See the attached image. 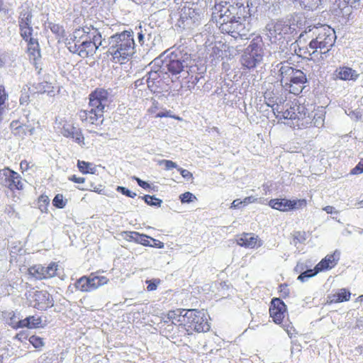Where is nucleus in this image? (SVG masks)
<instances>
[{"mask_svg": "<svg viewBox=\"0 0 363 363\" xmlns=\"http://www.w3.org/2000/svg\"><path fill=\"white\" fill-rule=\"evenodd\" d=\"M50 203V199L46 195H41L39 196L38 199V208L40 210L42 213H47L48 212V207Z\"/></svg>", "mask_w": 363, "mask_h": 363, "instance_id": "58836bf2", "label": "nucleus"}, {"mask_svg": "<svg viewBox=\"0 0 363 363\" xmlns=\"http://www.w3.org/2000/svg\"><path fill=\"white\" fill-rule=\"evenodd\" d=\"M363 172V159H361L357 166L353 168L350 173L352 174H359Z\"/></svg>", "mask_w": 363, "mask_h": 363, "instance_id": "864d4df0", "label": "nucleus"}, {"mask_svg": "<svg viewBox=\"0 0 363 363\" xmlns=\"http://www.w3.org/2000/svg\"><path fill=\"white\" fill-rule=\"evenodd\" d=\"M268 205L273 209L287 212L303 209L307 206V201L305 199H272Z\"/></svg>", "mask_w": 363, "mask_h": 363, "instance_id": "2eb2a0df", "label": "nucleus"}, {"mask_svg": "<svg viewBox=\"0 0 363 363\" xmlns=\"http://www.w3.org/2000/svg\"><path fill=\"white\" fill-rule=\"evenodd\" d=\"M82 35H85L91 40V43L96 47V50L101 47L105 48L107 46L105 39L102 38L101 33L92 25H86L74 30L75 38H81Z\"/></svg>", "mask_w": 363, "mask_h": 363, "instance_id": "f3484780", "label": "nucleus"}, {"mask_svg": "<svg viewBox=\"0 0 363 363\" xmlns=\"http://www.w3.org/2000/svg\"><path fill=\"white\" fill-rule=\"evenodd\" d=\"M339 260V253L334 252L332 254L327 255L315 266L317 269L320 272L327 271L333 268Z\"/></svg>", "mask_w": 363, "mask_h": 363, "instance_id": "a878e982", "label": "nucleus"}, {"mask_svg": "<svg viewBox=\"0 0 363 363\" xmlns=\"http://www.w3.org/2000/svg\"><path fill=\"white\" fill-rule=\"evenodd\" d=\"M238 16V23L236 24L235 31L234 33V35L235 37L240 36L242 38H247L248 35V33L250 30V26L249 23H246L247 21V17L245 14L243 16L237 15Z\"/></svg>", "mask_w": 363, "mask_h": 363, "instance_id": "c85d7f7f", "label": "nucleus"}, {"mask_svg": "<svg viewBox=\"0 0 363 363\" xmlns=\"http://www.w3.org/2000/svg\"><path fill=\"white\" fill-rule=\"evenodd\" d=\"M298 110V118L297 121L294 122V125L297 126V128H304L308 126L321 128L323 126L325 116L322 111L311 113L306 107H300Z\"/></svg>", "mask_w": 363, "mask_h": 363, "instance_id": "6e6552de", "label": "nucleus"}, {"mask_svg": "<svg viewBox=\"0 0 363 363\" xmlns=\"http://www.w3.org/2000/svg\"><path fill=\"white\" fill-rule=\"evenodd\" d=\"M26 297L29 306L39 311H45L54 306L52 296L46 290H31L26 294Z\"/></svg>", "mask_w": 363, "mask_h": 363, "instance_id": "0eeeda50", "label": "nucleus"}, {"mask_svg": "<svg viewBox=\"0 0 363 363\" xmlns=\"http://www.w3.org/2000/svg\"><path fill=\"white\" fill-rule=\"evenodd\" d=\"M266 35L269 38L272 43L277 40H281L287 35L296 33V28L294 24L289 25L284 21H270L265 27Z\"/></svg>", "mask_w": 363, "mask_h": 363, "instance_id": "9d476101", "label": "nucleus"}, {"mask_svg": "<svg viewBox=\"0 0 363 363\" xmlns=\"http://www.w3.org/2000/svg\"><path fill=\"white\" fill-rule=\"evenodd\" d=\"M350 291L345 288H342L337 290L334 294L328 295L327 298V303L328 304H333L348 301L350 299Z\"/></svg>", "mask_w": 363, "mask_h": 363, "instance_id": "cd10ccee", "label": "nucleus"}, {"mask_svg": "<svg viewBox=\"0 0 363 363\" xmlns=\"http://www.w3.org/2000/svg\"><path fill=\"white\" fill-rule=\"evenodd\" d=\"M77 166L83 174H95L97 171L96 165L91 162L78 160Z\"/></svg>", "mask_w": 363, "mask_h": 363, "instance_id": "473e14b6", "label": "nucleus"}, {"mask_svg": "<svg viewBox=\"0 0 363 363\" xmlns=\"http://www.w3.org/2000/svg\"><path fill=\"white\" fill-rule=\"evenodd\" d=\"M183 321L189 336L194 333H206L211 328L207 315L202 310L186 309Z\"/></svg>", "mask_w": 363, "mask_h": 363, "instance_id": "39448f33", "label": "nucleus"}, {"mask_svg": "<svg viewBox=\"0 0 363 363\" xmlns=\"http://www.w3.org/2000/svg\"><path fill=\"white\" fill-rule=\"evenodd\" d=\"M11 316L10 318L12 328L13 329L27 328L28 329H34L40 327L42 323V318L40 316L30 315L24 319L20 320L16 323L13 322V320L16 318L14 312H11Z\"/></svg>", "mask_w": 363, "mask_h": 363, "instance_id": "aec40b11", "label": "nucleus"}, {"mask_svg": "<svg viewBox=\"0 0 363 363\" xmlns=\"http://www.w3.org/2000/svg\"><path fill=\"white\" fill-rule=\"evenodd\" d=\"M278 78L282 87L294 95L300 94L307 82L306 74L300 69L294 68L288 62H281L277 65Z\"/></svg>", "mask_w": 363, "mask_h": 363, "instance_id": "f03ea898", "label": "nucleus"}, {"mask_svg": "<svg viewBox=\"0 0 363 363\" xmlns=\"http://www.w3.org/2000/svg\"><path fill=\"white\" fill-rule=\"evenodd\" d=\"M32 14L30 11H23L19 16V26H30Z\"/></svg>", "mask_w": 363, "mask_h": 363, "instance_id": "e433bc0d", "label": "nucleus"}, {"mask_svg": "<svg viewBox=\"0 0 363 363\" xmlns=\"http://www.w3.org/2000/svg\"><path fill=\"white\" fill-rule=\"evenodd\" d=\"M236 242L240 247L245 248L255 249L261 247L263 244L262 240L258 235L251 233H243L238 236Z\"/></svg>", "mask_w": 363, "mask_h": 363, "instance_id": "4be33fe9", "label": "nucleus"}, {"mask_svg": "<svg viewBox=\"0 0 363 363\" xmlns=\"http://www.w3.org/2000/svg\"><path fill=\"white\" fill-rule=\"evenodd\" d=\"M262 60V55L257 53H252L245 50L241 57L240 62L242 66L247 69H252Z\"/></svg>", "mask_w": 363, "mask_h": 363, "instance_id": "bb28decb", "label": "nucleus"}, {"mask_svg": "<svg viewBox=\"0 0 363 363\" xmlns=\"http://www.w3.org/2000/svg\"><path fill=\"white\" fill-rule=\"evenodd\" d=\"M271 106L277 118L287 120L286 123L294 128H297V126L294 125V122H296L298 118V108L300 107H305L301 105H294L292 106H289L288 104L286 106L277 104Z\"/></svg>", "mask_w": 363, "mask_h": 363, "instance_id": "ddd939ff", "label": "nucleus"}, {"mask_svg": "<svg viewBox=\"0 0 363 363\" xmlns=\"http://www.w3.org/2000/svg\"><path fill=\"white\" fill-rule=\"evenodd\" d=\"M33 91L37 93L43 94L50 92L52 88L51 84L47 82H38L33 85Z\"/></svg>", "mask_w": 363, "mask_h": 363, "instance_id": "4c0bfd02", "label": "nucleus"}, {"mask_svg": "<svg viewBox=\"0 0 363 363\" xmlns=\"http://www.w3.org/2000/svg\"><path fill=\"white\" fill-rule=\"evenodd\" d=\"M150 65L152 68L155 65H160L164 72L167 69L172 74H177L184 71V69L187 67V63L179 59L176 55H172L167 57L164 60L161 57L155 58Z\"/></svg>", "mask_w": 363, "mask_h": 363, "instance_id": "4468645a", "label": "nucleus"}, {"mask_svg": "<svg viewBox=\"0 0 363 363\" xmlns=\"http://www.w3.org/2000/svg\"><path fill=\"white\" fill-rule=\"evenodd\" d=\"M108 93L106 90L96 89L89 96V109L82 110L79 113L80 119L89 124H98L102 122L104 108L108 105Z\"/></svg>", "mask_w": 363, "mask_h": 363, "instance_id": "20e7f679", "label": "nucleus"}, {"mask_svg": "<svg viewBox=\"0 0 363 363\" xmlns=\"http://www.w3.org/2000/svg\"><path fill=\"white\" fill-rule=\"evenodd\" d=\"M117 190L118 191H121L123 194L126 195L129 197L133 198V197H134V196H135V193H133V194H132L131 191L130 190L125 189V187L118 186Z\"/></svg>", "mask_w": 363, "mask_h": 363, "instance_id": "bf43d9fd", "label": "nucleus"}, {"mask_svg": "<svg viewBox=\"0 0 363 363\" xmlns=\"http://www.w3.org/2000/svg\"><path fill=\"white\" fill-rule=\"evenodd\" d=\"M28 99V96H26L25 97H23L21 96V99H20V103L21 104L27 102V99Z\"/></svg>", "mask_w": 363, "mask_h": 363, "instance_id": "774afa93", "label": "nucleus"}, {"mask_svg": "<svg viewBox=\"0 0 363 363\" xmlns=\"http://www.w3.org/2000/svg\"><path fill=\"white\" fill-rule=\"evenodd\" d=\"M20 30L21 35L25 40L28 41L30 45H38L36 40L31 37L33 28L30 26L20 27Z\"/></svg>", "mask_w": 363, "mask_h": 363, "instance_id": "f704fd0d", "label": "nucleus"}, {"mask_svg": "<svg viewBox=\"0 0 363 363\" xmlns=\"http://www.w3.org/2000/svg\"><path fill=\"white\" fill-rule=\"evenodd\" d=\"M321 0H300L301 5L308 10L317 9Z\"/></svg>", "mask_w": 363, "mask_h": 363, "instance_id": "37998d69", "label": "nucleus"}, {"mask_svg": "<svg viewBox=\"0 0 363 363\" xmlns=\"http://www.w3.org/2000/svg\"><path fill=\"white\" fill-rule=\"evenodd\" d=\"M242 2L240 3V6L238 3L236 4V6L238 7V11L237 15L243 16L245 14L246 17H247V15L249 16L252 14V9L251 8L253 6L252 1L251 0H242Z\"/></svg>", "mask_w": 363, "mask_h": 363, "instance_id": "7c9ffc66", "label": "nucleus"}, {"mask_svg": "<svg viewBox=\"0 0 363 363\" xmlns=\"http://www.w3.org/2000/svg\"><path fill=\"white\" fill-rule=\"evenodd\" d=\"M138 244H140L143 246H150V247H157L161 248L163 247V243L159 240H157L155 238H152L145 234H142L139 233L138 240L137 242Z\"/></svg>", "mask_w": 363, "mask_h": 363, "instance_id": "c756f323", "label": "nucleus"}, {"mask_svg": "<svg viewBox=\"0 0 363 363\" xmlns=\"http://www.w3.org/2000/svg\"><path fill=\"white\" fill-rule=\"evenodd\" d=\"M9 188L11 190H13L15 189H22V183H9Z\"/></svg>", "mask_w": 363, "mask_h": 363, "instance_id": "680f3d73", "label": "nucleus"}, {"mask_svg": "<svg viewBox=\"0 0 363 363\" xmlns=\"http://www.w3.org/2000/svg\"><path fill=\"white\" fill-rule=\"evenodd\" d=\"M153 69V67L152 68ZM154 70L151 69L148 74L145 77V83L147 87L152 92L158 91V88L162 85V81L161 74H164L163 70L160 67V65H155Z\"/></svg>", "mask_w": 363, "mask_h": 363, "instance_id": "412c9836", "label": "nucleus"}, {"mask_svg": "<svg viewBox=\"0 0 363 363\" xmlns=\"http://www.w3.org/2000/svg\"><path fill=\"white\" fill-rule=\"evenodd\" d=\"M262 40L259 38L253 39L245 50L252 53L260 54L263 56V50L262 48Z\"/></svg>", "mask_w": 363, "mask_h": 363, "instance_id": "72a5a7b5", "label": "nucleus"}, {"mask_svg": "<svg viewBox=\"0 0 363 363\" xmlns=\"http://www.w3.org/2000/svg\"><path fill=\"white\" fill-rule=\"evenodd\" d=\"M15 339L21 342H23L24 341L28 340V335L26 331H21L17 333L15 336Z\"/></svg>", "mask_w": 363, "mask_h": 363, "instance_id": "5fc2aeb1", "label": "nucleus"}, {"mask_svg": "<svg viewBox=\"0 0 363 363\" xmlns=\"http://www.w3.org/2000/svg\"><path fill=\"white\" fill-rule=\"evenodd\" d=\"M57 263L51 262L47 267L40 264L30 266L28 269V274L30 277L36 280H43L55 277L57 274Z\"/></svg>", "mask_w": 363, "mask_h": 363, "instance_id": "dca6fc26", "label": "nucleus"}, {"mask_svg": "<svg viewBox=\"0 0 363 363\" xmlns=\"http://www.w3.org/2000/svg\"><path fill=\"white\" fill-rule=\"evenodd\" d=\"M359 76L357 72L349 67H340L333 73L335 79L343 81H356Z\"/></svg>", "mask_w": 363, "mask_h": 363, "instance_id": "393cba45", "label": "nucleus"}, {"mask_svg": "<svg viewBox=\"0 0 363 363\" xmlns=\"http://www.w3.org/2000/svg\"><path fill=\"white\" fill-rule=\"evenodd\" d=\"M155 117L156 118L172 117V116L170 115L169 111H166V112L160 111L156 114ZM172 118H174L177 120H179V121L182 120V118L179 116H172Z\"/></svg>", "mask_w": 363, "mask_h": 363, "instance_id": "13d9d810", "label": "nucleus"}, {"mask_svg": "<svg viewBox=\"0 0 363 363\" xmlns=\"http://www.w3.org/2000/svg\"><path fill=\"white\" fill-rule=\"evenodd\" d=\"M81 189L82 190H89V191H94V192H96L98 194H105L104 187L101 184H99L97 185H94V183H90V185H89V187H86V188L82 187Z\"/></svg>", "mask_w": 363, "mask_h": 363, "instance_id": "09e8293b", "label": "nucleus"}, {"mask_svg": "<svg viewBox=\"0 0 363 363\" xmlns=\"http://www.w3.org/2000/svg\"><path fill=\"white\" fill-rule=\"evenodd\" d=\"M108 45V52L116 62L121 64L128 60L135 52V42L131 31L125 30L112 35Z\"/></svg>", "mask_w": 363, "mask_h": 363, "instance_id": "7ed1b4c3", "label": "nucleus"}, {"mask_svg": "<svg viewBox=\"0 0 363 363\" xmlns=\"http://www.w3.org/2000/svg\"><path fill=\"white\" fill-rule=\"evenodd\" d=\"M145 201L150 206H160L162 203V201L156 198L154 196H150V195H145L144 196Z\"/></svg>", "mask_w": 363, "mask_h": 363, "instance_id": "8fccbe9b", "label": "nucleus"}, {"mask_svg": "<svg viewBox=\"0 0 363 363\" xmlns=\"http://www.w3.org/2000/svg\"><path fill=\"white\" fill-rule=\"evenodd\" d=\"M323 211L328 214H332L334 212V208L331 206H327L323 208Z\"/></svg>", "mask_w": 363, "mask_h": 363, "instance_id": "0e129e2a", "label": "nucleus"}, {"mask_svg": "<svg viewBox=\"0 0 363 363\" xmlns=\"http://www.w3.org/2000/svg\"><path fill=\"white\" fill-rule=\"evenodd\" d=\"M145 82V77H144L143 78L135 81V86H139L141 84H143Z\"/></svg>", "mask_w": 363, "mask_h": 363, "instance_id": "69168bd1", "label": "nucleus"}, {"mask_svg": "<svg viewBox=\"0 0 363 363\" xmlns=\"http://www.w3.org/2000/svg\"><path fill=\"white\" fill-rule=\"evenodd\" d=\"M278 291L280 296L283 298H286L290 295V289L287 284H281L278 287Z\"/></svg>", "mask_w": 363, "mask_h": 363, "instance_id": "de8ad7c7", "label": "nucleus"}, {"mask_svg": "<svg viewBox=\"0 0 363 363\" xmlns=\"http://www.w3.org/2000/svg\"><path fill=\"white\" fill-rule=\"evenodd\" d=\"M284 330H286V332L287 333L290 337H292L296 334L295 328L290 324L286 325L284 326Z\"/></svg>", "mask_w": 363, "mask_h": 363, "instance_id": "4d7b16f0", "label": "nucleus"}, {"mask_svg": "<svg viewBox=\"0 0 363 363\" xmlns=\"http://www.w3.org/2000/svg\"><path fill=\"white\" fill-rule=\"evenodd\" d=\"M19 177V174L9 168L0 170V182H15Z\"/></svg>", "mask_w": 363, "mask_h": 363, "instance_id": "2f4dec72", "label": "nucleus"}, {"mask_svg": "<svg viewBox=\"0 0 363 363\" xmlns=\"http://www.w3.org/2000/svg\"><path fill=\"white\" fill-rule=\"evenodd\" d=\"M252 197H246L244 200L235 199L231 203V208H241L252 202Z\"/></svg>", "mask_w": 363, "mask_h": 363, "instance_id": "c03bdc74", "label": "nucleus"}, {"mask_svg": "<svg viewBox=\"0 0 363 363\" xmlns=\"http://www.w3.org/2000/svg\"><path fill=\"white\" fill-rule=\"evenodd\" d=\"M138 38L139 43L143 44V40H144V35L141 32L138 33Z\"/></svg>", "mask_w": 363, "mask_h": 363, "instance_id": "338daca9", "label": "nucleus"}, {"mask_svg": "<svg viewBox=\"0 0 363 363\" xmlns=\"http://www.w3.org/2000/svg\"><path fill=\"white\" fill-rule=\"evenodd\" d=\"M123 239L129 242L137 243L138 240L139 233L136 231H124L121 233Z\"/></svg>", "mask_w": 363, "mask_h": 363, "instance_id": "79ce46f5", "label": "nucleus"}, {"mask_svg": "<svg viewBox=\"0 0 363 363\" xmlns=\"http://www.w3.org/2000/svg\"><path fill=\"white\" fill-rule=\"evenodd\" d=\"M20 167L22 171H26L30 168V162L27 160H22L20 164Z\"/></svg>", "mask_w": 363, "mask_h": 363, "instance_id": "052dcab7", "label": "nucleus"}, {"mask_svg": "<svg viewBox=\"0 0 363 363\" xmlns=\"http://www.w3.org/2000/svg\"><path fill=\"white\" fill-rule=\"evenodd\" d=\"M179 198L182 203H190L196 199V197L189 191L181 194Z\"/></svg>", "mask_w": 363, "mask_h": 363, "instance_id": "3c124183", "label": "nucleus"}, {"mask_svg": "<svg viewBox=\"0 0 363 363\" xmlns=\"http://www.w3.org/2000/svg\"><path fill=\"white\" fill-rule=\"evenodd\" d=\"M319 272H320L317 269V267L315 266L313 269H308V270H306L305 272L301 273L299 274V276L298 277V280L301 282H304L308 279L314 277Z\"/></svg>", "mask_w": 363, "mask_h": 363, "instance_id": "ea45409f", "label": "nucleus"}, {"mask_svg": "<svg viewBox=\"0 0 363 363\" xmlns=\"http://www.w3.org/2000/svg\"><path fill=\"white\" fill-rule=\"evenodd\" d=\"M160 283V279H154L151 280L146 281L147 286V290L148 291H155L157 289L158 284Z\"/></svg>", "mask_w": 363, "mask_h": 363, "instance_id": "603ef678", "label": "nucleus"}, {"mask_svg": "<svg viewBox=\"0 0 363 363\" xmlns=\"http://www.w3.org/2000/svg\"><path fill=\"white\" fill-rule=\"evenodd\" d=\"M28 341L33 346V347L38 350H40L45 345L43 338L37 335L30 336L28 339Z\"/></svg>", "mask_w": 363, "mask_h": 363, "instance_id": "a19ab883", "label": "nucleus"}, {"mask_svg": "<svg viewBox=\"0 0 363 363\" xmlns=\"http://www.w3.org/2000/svg\"><path fill=\"white\" fill-rule=\"evenodd\" d=\"M286 313V305L281 298H274L272 299L269 305V313L274 323L277 325L281 324Z\"/></svg>", "mask_w": 363, "mask_h": 363, "instance_id": "a211bd4d", "label": "nucleus"}, {"mask_svg": "<svg viewBox=\"0 0 363 363\" xmlns=\"http://www.w3.org/2000/svg\"><path fill=\"white\" fill-rule=\"evenodd\" d=\"M237 6L230 4L228 5L226 2L225 5L216 4L213 8L212 18L216 22L217 25L219 26V29H220V26L234 20L237 16Z\"/></svg>", "mask_w": 363, "mask_h": 363, "instance_id": "f8f14e48", "label": "nucleus"}, {"mask_svg": "<svg viewBox=\"0 0 363 363\" xmlns=\"http://www.w3.org/2000/svg\"><path fill=\"white\" fill-rule=\"evenodd\" d=\"M305 35L311 38L307 48L309 55L311 57L320 55L323 60L331 50L336 40L335 30L327 25L308 26L299 35L300 43Z\"/></svg>", "mask_w": 363, "mask_h": 363, "instance_id": "f257e3e1", "label": "nucleus"}, {"mask_svg": "<svg viewBox=\"0 0 363 363\" xmlns=\"http://www.w3.org/2000/svg\"><path fill=\"white\" fill-rule=\"evenodd\" d=\"M161 328L163 335L174 343L182 342V337L189 336L184 321L179 324L162 326Z\"/></svg>", "mask_w": 363, "mask_h": 363, "instance_id": "6ab92c4d", "label": "nucleus"}, {"mask_svg": "<svg viewBox=\"0 0 363 363\" xmlns=\"http://www.w3.org/2000/svg\"><path fill=\"white\" fill-rule=\"evenodd\" d=\"M81 38H75L74 31L67 43V49L72 53L77 54L82 58L92 56L96 52V47L91 43V40L85 35Z\"/></svg>", "mask_w": 363, "mask_h": 363, "instance_id": "423d86ee", "label": "nucleus"}, {"mask_svg": "<svg viewBox=\"0 0 363 363\" xmlns=\"http://www.w3.org/2000/svg\"><path fill=\"white\" fill-rule=\"evenodd\" d=\"M360 0H344V5L350 4L351 6L356 7V4Z\"/></svg>", "mask_w": 363, "mask_h": 363, "instance_id": "e2e57ef3", "label": "nucleus"}, {"mask_svg": "<svg viewBox=\"0 0 363 363\" xmlns=\"http://www.w3.org/2000/svg\"><path fill=\"white\" fill-rule=\"evenodd\" d=\"M61 134L66 137L72 138L74 142L80 145L81 146L84 145V136L82 134L80 130L74 127L72 124L65 122L61 128Z\"/></svg>", "mask_w": 363, "mask_h": 363, "instance_id": "b1692460", "label": "nucleus"}, {"mask_svg": "<svg viewBox=\"0 0 363 363\" xmlns=\"http://www.w3.org/2000/svg\"><path fill=\"white\" fill-rule=\"evenodd\" d=\"M201 21V13L196 8L184 6L180 12L177 26L184 30H194Z\"/></svg>", "mask_w": 363, "mask_h": 363, "instance_id": "9b49d317", "label": "nucleus"}, {"mask_svg": "<svg viewBox=\"0 0 363 363\" xmlns=\"http://www.w3.org/2000/svg\"><path fill=\"white\" fill-rule=\"evenodd\" d=\"M178 171L180 172V173L184 179H188V180L194 179L192 174L189 170L184 169L179 167Z\"/></svg>", "mask_w": 363, "mask_h": 363, "instance_id": "6e6d98bb", "label": "nucleus"}, {"mask_svg": "<svg viewBox=\"0 0 363 363\" xmlns=\"http://www.w3.org/2000/svg\"><path fill=\"white\" fill-rule=\"evenodd\" d=\"M186 310L184 308H176L162 313L161 316L162 326L182 323L184 320V313H186Z\"/></svg>", "mask_w": 363, "mask_h": 363, "instance_id": "5701e85b", "label": "nucleus"}, {"mask_svg": "<svg viewBox=\"0 0 363 363\" xmlns=\"http://www.w3.org/2000/svg\"><path fill=\"white\" fill-rule=\"evenodd\" d=\"M67 201L64 199L63 195L57 194L52 200V204L57 208H62L66 206Z\"/></svg>", "mask_w": 363, "mask_h": 363, "instance_id": "a18cd8bd", "label": "nucleus"}, {"mask_svg": "<svg viewBox=\"0 0 363 363\" xmlns=\"http://www.w3.org/2000/svg\"><path fill=\"white\" fill-rule=\"evenodd\" d=\"M238 16H237L234 18V20L231 21L230 23L223 25V26H220V30L223 33L231 34L232 36L235 37V35H234V33L235 31V28H236V24L238 23Z\"/></svg>", "mask_w": 363, "mask_h": 363, "instance_id": "c9c22d12", "label": "nucleus"}, {"mask_svg": "<svg viewBox=\"0 0 363 363\" xmlns=\"http://www.w3.org/2000/svg\"><path fill=\"white\" fill-rule=\"evenodd\" d=\"M108 279L99 274V272H91L89 276H82L75 282V288L82 292H89L106 284Z\"/></svg>", "mask_w": 363, "mask_h": 363, "instance_id": "1a4fd4ad", "label": "nucleus"}, {"mask_svg": "<svg viewBox=\"0 0 363 363\" xmlns=\"http://www.w3.org/2000/svg\"><path fill=\"white\" fill-rule=\"evenodd\" d=\"M158 164L163 167L165 170H171L172 169H178L179 168L177 164L172 160H162L158 162Z\"/></svg>", "mask_w": 363, "mask_h": 363, "instance_id": "49530a36", "label": "nucleus"}]
</instances>
